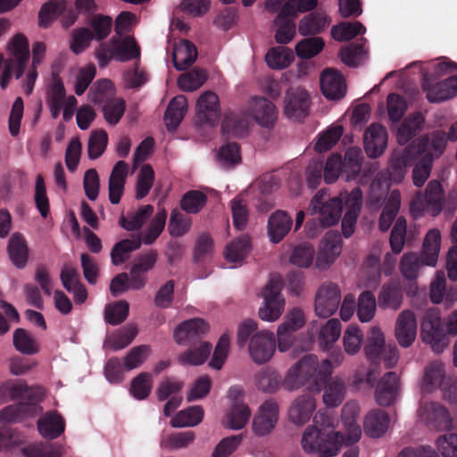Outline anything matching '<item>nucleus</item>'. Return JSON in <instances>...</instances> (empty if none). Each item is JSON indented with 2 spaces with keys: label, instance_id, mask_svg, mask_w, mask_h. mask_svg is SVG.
<instances>
[{
  "label": "nucleus",
  "instance_id": "nucleus-48",
  "mask_svg": "<svg viewBox=\"0 0 457 457\" xmlns=\"http://www.w3.org/2000/svg\"><path fill=\"white\" fill-rule=\"evenodd\" d=\"M154 207L150 204L139 207L137 210L122 216L120 220V226L126 230H137L152 217Z\"/></svg>",
  "mask_w": 457,
  "mask_h": 457
},
{
  "label": "nucleus",
  "instance_id": "nucleus-39",
  "mask_svg": "<svg viewBox=\"0 0 457 457\" xmlns=\"http://www.w3.org/2000/svg\"><path fill=\"white\" fill-rule=\"evenodd\" d=\"M7 250L12 264L22 269L26 266L29 257V249L25 237L18 232L13 233L8 241Z\"/></svg>",
  "mask_w": 457,
  "mask_h": 457
},
{
  "label": "nucleus",
  "instance_id": "nucleus-51",
  "mask_svg": "<svg viewBox=\"0 0 457 457\" xmlns=\"http://www.w3.org/2000/svg\"><path fill=\"white\" fill-rule=\"evenodd\" d=\"M295 60L291 49L284 46L270 48L265 56L267 65L273 70H283L287 68Z\"/></svg>",
  "mask_w": 457,
  "mask_h": 457
},
{
  "label": "nucleus",
  "instance_id": "nucleus-1",
  "mask_svg": "<svg viewBox=\"0 0 457 457\" xmlns=\"http://www.w3.org/2000/svg\"><path fill=\"white\" fill-rule=\"evenodd\" d=\"M445 147L444 133L432 132L413 141L402 152L395 151L388 167L389 179L400 183L406 174L407 168L414 164L413 184L418 187H422L430 175L434 160L441 156Z\"/></svg>",
  "mask_w": 457,
  "mask_h": 457
},
{
  "label": "nucleus",
  "instance_id": "nucleus-44",
  "mask_svg": "<svg viewBox=\"0 0 457 457\" xmlns=\"http://www.w3.org/2000/svg\"><path fill=\"white\" fill-rule=\"evenodd\" d=\"M380 251L371 253L366 260L362 270L361 287L375 288L379 283L380 273L378 269Z\"/></svg>",
  "mask_w": 457,
  "mask_h": 457
},
{
  "label": "nucleus",
  "instance_id": "nucleus-38",
  "mask_svg": "<svg viewBox=\"0 0 457 457\" xmlns=\"http://www.w3.org/2000/svg\"><path fill=\"white\" fill-rule=\"evenodd\" d=\"M273 27L275 31L274 37L278 44L287 45L295 36L296 29L294 17L283 13L281 10L273 21Z\"/></svg>",
  "mask_w": 457,
  "mask_h": 457
},
{
  "label": "nucleus",
  "instance_id": "nucleus-17",
  "mask_svg": "<svg viewBox=\"0 0 457 457\" xmlns=\"http://www.w3.org/2000/svg\"><path fill=\"white\" fill-rule=\"evenodd\" d=\"M417 415L420 422L432 428L448 429L453 426L448 411L437 403L421 402Z\"/></svg>",
  "mask_w": 457,
  "mask_h": 457
},
{
  "label": "nucleus",
  "instance_id": "nucleus-9",
  "mask_svg": "<svg viewBox=\"0 0 457 457\" xmlns=\"http://www.w3.org/2000/svg\"><path fill=\"white\" fill-rule=\"evenodd\" d=\"M96 58L101 66H105L111 60L127 62L137 58L140 50L131 37H113L108 43L101 44L96 51Z\"/></svg>",
  "mask_w": 457,
  "mask_h": 457
},
{
  "label": "nucleus",
  "instance_id": "nucleus-52",
  "mask_svg": "<svg viewBox=\"0 0 457 457\" xmlns=\"http://www.w3.org/2000/svg\"><path fill=\"white\" fill-rule=\"evenodd\" d=\"M315 250L308 243L293 245L288 256V262L298 268H309L313 263Z\"/></svg>",
  "mask_w": 457,
  "mask_h": 457
},
{
  "label": "nucleus",
  "instance_id": "nucleus-57",
  "mask_svg": "<svg viewBox=\"0 0 457 457\" xmlns=\"http://www.w3.org/2000/svg\"><path fill=\"white\" fill-rule=\"evenodd\" d=\"M141 240L137 237L123 239L117 243L111 253L112 262L114 265H120L130 256V253L141 246Z\"/></svg>",
  "mask_w": 457,
  "mask_h": 457
},
{
  "label": "nucleus",
  "instance_id": "nucleus-28",
  "mask_svg": "<svg viewBox=\"0 0 457 457\" xmlns=\"http://www.w3.org/2000/svg\"><path fill=\"white\" fill-rule=\"evenodd\" d=\"M449 376H446L445 365L441 361L428 364L425 370L420 382V390L423 393H433L443 388Z\"/></svg>",
  "mask_w": 457,
  "mask_h": 457
},
{
  "label": "nucleus",
  "instance_id": "nucleus-6",
  "mask_svg": "<svg viewBox=\"0 0 457 457\" xmlns=\"http://www.w3.org/2000/svg\"><path fill=\"white\" fill-rule=\"evenodd\" d=\"M9 57L4 61V67L0 76V86L5 89L12 76L20 79L28 64L29 45L28 37L22 33L12 36L6 46Z\"/></svg>",
  "mask_w": 457,
  "mask_h": 457
},
{
  "label": "nucleus",
  "instance_id": "nucleus-15",
  "mask_svg": "<svg viewBox=\"0 0 457 457\" xmlns=\"http://www.w3.org/2000/svg\"><path fill=\"white\" fill-rule=\"evenodd\" d=\"M310 96L302 87L290 88L283 101L285 116L293 121H299L309 114Z\"/></svg>",
  "mask_w": 457,
  "mask_h": 457
},
{
  "label": "nucleus",
  "instance_id": "nucleus-13",
  "mask_svg": "<svg viewBox=\"0 0 457 457\" xmlns=\"http://www.w3.org/2000/svg\"><path fill=\"white\" fill-rule=\"evenodd\" d=\"M306 317L300 308H293L285 316L277 328L278 347L280 352H287L292 346L295 337L293 333L304 326Z\"/></svg>",
  "mask_w": 457,
  "mask_h": 457
},
{
  "label": "nucleus",
  "instance_id": "nucleus-5",
  "mask_svg": "<svg viewBox=\"0 0 457 457\" xmlns=\"http://www.w3.org/2000/svg\"><path fill=\"white\" fill-rule=\"evenodd\" d=\"M457 335V310L452 312L441 323L440 312L436 309L428 310L421 323L422 341L430 345L435 353H441L449 345L447 336Z\"/></svg>",
  "mask_w": 457,
  "mask_h": 457
},
{
  "label": "nucleus",
  "instance_id": "nucleus-32",
  "mask_svg": "<svg viewBox=\"0 0 457 457\" xmlns=\"http://www.w3.org/2000/svg\"><path fill=\"white\" fill-rule=\"evenodd\" d=\"M441 233L437 228H431L427 233L421 248L420 257L424 265L435 267L438 261L441 247Z\"/></svg>",
  "mask_w": 457,
  "mask_h": 457
},
{
  "label": "nucleus",
  "instance_id": "nucleus-37",
  "mask_svg": "<svg viewBox=\"0 0 457 457\" xmlns=\"http://www.w3.org/2000/svg\"><path fill=\"white\" fill-rule=\"evenodd\" d=\"M251 251V244L247 237H241L228 243L224 250L226 261L231 268L241 266Z\"/></svg>",
  "mask_w": 457,
  "mask_h": 457
},
{
  "label": "nucleus",
  "instance_id": "nucleus-43",
  "mask_svg": "<svg viewBox=\"0 0 457 457\" xmlns=\"http://www.w3.org/2000/svg\"><path fill=\"white\" fill-rule=\"evenodd\" d=\"M96 76V67L87 64L83 67H76L70 71L69 81L71 83L75 93L81 96L85 93L89 84Z\"/></svg>",
  "mask_w": 457,
  "mask_h": 457
},
{
  "label": "nucleus",
  "instance_id": "nucleus-19",
  "mask_svg": "<svg viewBox=\"0 0 457 457\" xmlns=\"http://www.w3.org/2000/svg\"><path fill=\"white\" fill-rule=\"evenodd\" d=\"M360 407L355 402L346 403L342 410V422L344 432H340V438L345 445H352L359 441L361 436V428L357 423Z\"/></svg>",
  "mask_w": 457,
  "mask_h": 457
},
{
  "label": "nucleus",
  "instance_id": "nucleus-47",
  "mask_svg": "<svg viewBox=\"0 0 457 457\" xmlns=\"http://www.w3.org/2000/svg\"><path fill=\"white\" fill-rule=\"evenodd\" d=\"M386 345L385 335L381 328L377 326L371 327L364 346L366 357L371 361H377Z\"/></svg>",
  "mask_w": 457,
  "mask_h": 457
},
{
  "label": "nucleus",
  "instance_id": "nucleus-18",
  "mask_svg": "<svg viewBox=\"0 0 457 457\" xmlns=\"http://www.w3.org/2000/svg\"><path fill=\"white\" fill-rule=\"evenodd\" d=\"M443 191L438 181L432 180L428 183L425 195H417L411 203V211L420 213L427 210L433 216L437 215L442 210Z\"/></svg>",
  "mask_w": 457,
  "mask_h": 457
},
{
  "label": "nucleus",
  "instance_id": "nucleus-46",
  "mask_svg": "<svg viewBox=\"0 0 457 457\" xmlns=\"http://www.w3.org/2000/svg\"><path fill=\"white\" fill-rule=\"evenodd\" d=\"M212 346L208 342H200L196 346L179 355L178 361L182 365L198 366L210 356Z\"/></svg>",
  "mask_w": 457,
  "mask_h": 457
},
{
  "label": "nucleus",
  "instance_id": "nucleus-59",
  "mask_svg": "<svg viewBox=\"0 0 457 457\" xmlns=\"http://www.w3.org/2000/svg\"><path fill=\"white\" fill-rule=\"evenodd\" d=\"M21 453L24 457H63L65 450L61 445L30 444L23 447Z\"/></svg>",
  "mask_w": 457,
  "mask_h": 457
},
{
  "label": "nucleus",
  "instance_id": "nucleus-61",
  "mask_svg": "<svg viewBox=\"0 0 457 457\" xmlns=\"http://www.w3.org/2000/svg\"><path fill=\"white\" fill-rule=\"evenodd\" d=\"M66 5L65 0H51L45 4L39 12V25L48 27L66 10Z\"/></svg>",
  "mask_w": 457,
  "mask_h": 457
},
{
  "label": "nucleus",
  "instance_id": "nucleus-60",
  "mask_svg": "<svg viewBox=\"0 0 457 457\" xmlns=\"http://www.w3.org/2000/svg\"><path fill=\"white\" fill-rule=\"evenodd\" d=\"M207 79L206 72L201 69H193L178 78L179 87L185 92H193L201 87Z\"/></svg>",
  "mask_w": 457,
  "mask_h": 457
},
{
  "label": "nucleus",
  "instance_id": "nucleus-49",
  "mask_svg": "<svg viewBox=\"0 0 457 457\" xmlns=\"http://www.w3.org/2000/svg\"><path fill=\"white\" fill-rule=\"evenodd\" d=\"M167 220V212L160 210L149 221L146 228L137 237L141 240V244H153L161 233L163 231Z\"/></svg>",
  "mask_w": 457,
  "mask_h": 457
},
{
  "label": "nucleus",
  "instance_id": "nucleus-4",
  "mask_svg": "<svg viewBox=\"0 0 457 457\" xmlns=\"http://www.w3.org/2000/svg\"><path fill=\"white\" fill-rule=\"evenodd\" d=\"M237 344L247 346L251 360L257 364L269 361L276 351L274 333L269 329H261L256 320L246 318L237 327Z\"/></svg>",
  "mask_w": 457,
  "mask_h": 457
},
{
  "label": "nucleus",
  "instance_id": "nucleus-55",
  "mask_svg": "<svg viewBox=\"0 0 457 457\" xmlns=\"http://www.w3.org/2000/svg\"><path fill=\"white\" fill-rule=\"evenodd\" d=\"M403 294L400 285L393 282L385 285L378 295V304L382 308L397 310L402 305Z\"/></svg>",
  "mask_w": 457,
  "mask_h": 457
},
{
  "label": "nucleus",
  "instance_id": "nucleus-10",
  "mask_svg": "<svg viewBox=\"0 0 457 457\" xmlns=\"http://www.w3.org/2000/svg\"><path fill=\"white\" fill-rule=\"evenodd\" d=\"M343 204L345 201H341V194L338 197L329 198L326 191L320 190L312 199L308 212L311 215H318L323 226H332L339 220Z\"/></svg>",
  "mask_w": 457,
  "mask_h": 457
},
{
  "label": "nucleus",
  "instance_id": "nucleus-27",
  "mask_svg": "<svg viewBox=\"0 0 457 457\" xmlns=\"http://www.w3.org/2000/svg\"><path fill=\"white\" fill-rule=\"evenodd\" d=\"M195 111L200 122H215L220 112L218 96L212 91L204 92L197 99Z\"/></svg>",
  "mask_w": 457,
  "mask_h": 457
},
{
  "label": "nucleus",
  "instance_id": "nucleus-7",
  "mask_svg": "<svg viewBox=\"0 0 457 457\" xmlns=\"http://www.w3.org/2000/svg\"><path fill=\"white\" fill-rule=\"evenodd\" d=\"M228 406L225 411L221 424L230 430L244 428L252 417V411L245 402V392L239 386H231L227 395Z\"/></svg>",
  "mask_w": 457,
  "mask_h": 457
},
{
  "label": "nucleus",
  "instance_id": "nucleus-64",
  "mask_svg": "<svg viewBox=\"0 0 457 457\" xmlns=\"http://www.w3.org/2000/svg\"><path fill=\"white\" fill-rule=\"evenodd\" d=\"M375 296L369 290L363 291L359 298L357 304V317L361 322L370 321L376 313Z\"/></svg>",
  "mask_w": 457,
  "mask_h": 457
},
{
  "label": "nucleus",
  "instance_id": "nucleus-22",
  "mask_svg": "<svg viewBox=\"0 0 457 457\" xmlns=\"http://www.w3.org/2000/svg\"><path fill=\"white\" fill-rule=\"evenodd\" d=\"M417 336V320L413 312L403 311L397 317L395 337L398 344L404 348L411 346Z\"/></svg>",
  "mask_w": 457,
  "mask_h": 457
},
{
  "label": "nucleus",
  "instance_id": "nucleus-53",
  "mask_svg": "<svg viewBox=\"0 0 457 457\" xmlns=\"http://www.w3.org/2000/svg\"><path fill=\"white\" fill-rule=\"evenodd\" d=\"M204 413L201 406L188 407L172 417L170 426L173 428L195 427L203 420Z\"/></svg>",
  "mask_w": 457,
  "mask_h": 457
},
{
  "label": "nucleus",
  "instance_id": "nucleus-50",
  "mask_svg": "<svg viewBox=\"0 0 457 457\" xmlns=\"http://www.w3.org/2000/svg\"><path fill=\"white\" fill-rule=\"evenodd\" d=\"M362 161L361 150L359 147L349 148L342 159V175L346 181L354 179L361 170Z\"/></svg>",
  "mask_w": 457,
  "mask_h": 457
},
{
  "label": "nucleus",
  "instance_id": "nucleus-40",
  "mask_svg": "<svg viewBox=\"0 0 457 457\" xmlns=\"http://www.w3.org/2000/svg\"><path fill=\"white\" fill-rule=\"evenodd\" d=\"M46 53V45L44 42L37 41L32 46V63L23 81V90L27 95H30L34 89V85L37 78V67L39 65Z\"/></svg>",
  "mask_w": 457,
  "mask_h": 457
},
{
  "label": "nucleus",
  "instance_id": "nucleus-36",
  "mask_svg": "<svg viewBox=\"0 0 457 457\" xmlns=\"http://www.w3.org/2000/svg\"><path fill=\"white\" fill-rule=\"evenodd\" d=\"M37 428L43 437L54 439L63 433L65 421L56 411H49L37 420Z\"/></svg>",
  "mask_w": 457,
  "mask_h": 457
},
{
  "label": "nucleus",
  "instance_id": "nucleus-35",
  "mask_svg": "<svg viewBox=\"0 0 457 457\" xmlns=\"http://www.w3.org/2000/svg\"><path fill=\"white\" fill-rule=\"evenodd\" d=\"M197 57V50L191 42L181 39L174 45L172 61L174 67L179 71L187 70Z\"/></svg>",
  "mask_w": 457,
  "mask_h": 457
},
{
  "label": "nucleus",
  "instance_id": "nucleus-24",
  "mask_svg": "<svg viewBox=\"0 0 457 457\" xmlns=\"http://www.w3.org/2000/svg\"><path fill=\"white\" fill-rule=\"evenodd\" d=\"M315 410V398L310 394H304L292 403L288 411V419L295 425L303 426L310 420Z\"/></svg>",
  "mask_w": 457,
  "mask_h": 457
},
{
  "label": "nucleus",
  "instance_id": "nucleus-54",
  "mask_svg": "<svg viewBox=\"0 0 457 457\" xmlns=\"http://www.w3.org/2000/svg\"><path fill=\"white\" fill-rule=\"evenodd\" d=\"M424 117L420 113L410 115L397 130L396 137L400 145L408 143L423 127Z\"/></svg>",
  "mask_w": 457,
  "mask_h": 457
},
{
  "label": "nucleus",
  "instance_id": "nucleus-45",
  "mask_svg": "<svg viewBox=\"0 0 457 457\" xmlns=\"http://www.w3.org/2000/svg\"><path fill=\"white\" fill-rule=\"evenodd\" d=\"M115 93V87L109 79H100L90 87L88 99L102 107L116 97Z\"/></svg>",
  "mask_w": 457,
  "mask_h": 457
},
{
  "label": "nucleus",
  "instance_id": "nucleus-21",
  "mask_svg": "<svg viewBox=\"0 0 457 457\" xmlns=\"http://www.w3.org/2000/svg\"><path fill=\"white\" fill-rule=\"evenodd\" d=\"M362 194L359 188H354L351 193H341V201H345V214L342 220V230L345 237L353 235L354 226L361 207Z\"/></svg>",
  "mask_w": 457,
  "mask_h": 457
},
{
  "label": "nucleus",
  "instance_id": "nucleus-12",
  "mask_svg": "<svg viewBox=\"0 0 457 457\" xmlns=\"http://www.w3.org/2000/svg\"><path fill=\"white\" fill-rule=\"evenodd\" d=\"M278 403L273 401H265L259 406L253 417L252 433L257 437L270 436L278 424Z\"/></svg>",
  "mask_w": 457,
  "mask_h": 457
},
{
  "label": "nucleus",
  "instance_id": "nucleus-8",
  "mask_svg": "<svg viewBox=\"0 0 457 457\" xmlns=\"http://www.w3.org/2000/svg\"><path fill=\"white\" fill-rule=\"evenodd\" d=\"M262 302L258 309V317L265 322H275L279 320L286 307V300L281 293V283L278 278H271L262 288Z\"/></svg>",
  "mask_w": 457,
  "mask_h": 457
},
{
  "label": "nucleus",
  "instance_id": "nucleus-58",
  "mask_svg": "<svg viewBox=\"0 0 457 457\" xmlns=\"http://www.w3.org/2000/svg\"><path fill=\"white\" fill-rule=\"evenodd\" d=\"M401 204V196L398 191H393L386 201L379 219V228L386 231L395 220Z\"/></svg>",
  "mask_w": 457,
  "mask_h": 457
},
{
  "label": "nucleus",
  "instance_id": "nucleus-42",
  "mask_svg": "<svg viewBox=\"0 0 457 457\" xmlns=\"http://www.w3.org/2000/svg\"><path fill=\"white\" fill-rule=\"evenodd\" d=\"M187 111V99L183 95L175 96L169 104L164 121L168 129H176Z\"/></svg>",
  "mask_w": 457,
  "mask_h": 457
},
{
  "label": "nucleus",
  "instance_id": "nucleus-34",
  "mask_svg": "<svg viewBox=\"0 0 457 457\" xmlns=\"http://www.w3.org/2000/svg\"><path fill=\"white\" fill-rule=\"evenodd\" d=\"M346 395V385L343 378L335 377L328 379L322 389V401L328 408L342 403Z\"/></svg>",
  "mask_w": 457,
  "mask_h": 457
},
{
  "label": "nucleus",
  "instance_id": "nucleus-11",
  "mask_svg": "<svg viewBox=\"0 0 457 457\" xmlns=\"http://www.w3.org/2000/svg\"><path fill=\"white\" fill-rule=\"evenodd\" d=\"M341 323L337 319H330L321 327H318L316 321L310 323L307 329L308 339L304 343L303 350L312 348L315 342V334L318 332L317 343L323 350H328L335 344L341 335Z\"/></svg>",
  "mask_w": 457,
  "mask_h": 457
},
{
  "label": "nucleus",
  "instance_id": "nucleus-41",
  "mask_svg": "<svg viewBox=\"0 0 457 457\" xmlns=\"http://www.w3.org/2000/svg\"><path fill=\"white\" fill-rule=\"evenodd\" d=\"M137 332L136 325L129 324L109 335L104 340V346L112 351H120L132 343Z\"/></svg>",
  "mask_w": 457,
  "mask_h": 457
},
{
  "label": "nucleus",
  "instance_id": "nucleus-56",
  "mask_svg": "<svg viewBox=\"0 0 457 457\" xmlns=\"http://www.w3.org/2000/svg\"><path fill=\"white\" fill-rule=\"evenodd\" d=\"M329 24L326 15L311 13L303 17L299 22V33L303 36L315 35L325 29Z\"/></svg>",
  "mask_w": 457,
  "mask_h": 457
},
{
  "label": "nucleus",
  "instance_id": "nucleus-29",
  "mask_svg": "<svg viewBox=\"0 0 457 457\" xmlns=\"http://www.w3.org/2000/svg\"><path fill=\"white\" fill-rule=\"evenodd\" d=\"M129 170V164L123 161H119L112 168L108 183L109 200L112 204H117L120 201Z\"/></svg>",
  "mask_w": 457,
  "mask_h": 457
},
{
  "label": "nucleus",
  "instance_id": "nucleus-33",
  "mask_svg": "<svg viewBox=\"0 0 457 457\" xmlns=\"http://www.w3.org/2000/svg\"><path fill=\"white\" fill-rule=\"evenodd\" d=\"M390 420L382 410L374 409L367 413L363 421L365 434L372 438L382 436L389 428Z\"/></svg>",
  "mask_w": 457,
  "mask_h": 457
},
{
  "label": "nucleus",
  "instance_id": "nucleus-23",
  "mask_svg": "<svg viewBox=\"0 0 457 457\" xmlns=\"http://www.w3.org/2000/svg\"><path fill=\"white\" fill-rule=\"evenodd\" d=\"M424 87L429 102L437 103L457 96V75L434 82L425 79Z\"/></svg>",
  "mask_w": 457,
  "mask_h": 457
},
{
  "label": "nucleus",
  "instance_id": "nucleus-3",
  "mask_svg": "<svg viewBox=\"0 0 457 457\" xmlns=\"http://www.w3.org/2000/svg\"><path fill=\"white\" fill-rule=\"evenodd\" d=\"M343 445L333 420L321 412L314 416L313 424L305 428L301 439L304 453L320 456H336Z\"/></svg>",
  "mask_w": 457,
  "mask_h": 457
},
{
  "label": "nucleus",
  "instance_id": "nucleus-63",
  "mask_svg": "<svg viewBox=\"0 0 457 457\" xmlns=\"http://www.w3.org/2000/svg\"><path fill=\"white\" fill-rule=\"evenodd\" d=\"M363 342V334L357 325H350L343 335V345L345 352L349 355L359 353Z\"/></svg>",
  "mask_w": 457,
  "mask_h": 457
},
{
  "label": "nucleus",
  "instance_id": "nucleus-31",
  "mask_svg": "<svg viewBox=\"0 0 457 457\" xmlns=\"http://www.w3.org/2000/svg\"><path fill=\"white\" fill-rule=\"evenodd\" d=\"M293 220L283 211H277L268 220L267 233L269 239L273 244L279 243L290 231Z\"/></svg>",
  "mask_w": 457,
  "mask_h": 457
},
{
  "label": "nucleus",
  "instance_id": "nucleus-62",
  "mask_svg": "<svg viewBox=\"0 0 457 457\" xmlns=\"http://www.w3.org/2000/svg\"><path fill=\"white\" fill-rule=\"evenodd\" d=\"M365 32L366 28L359 21L342 22L331 29L332 37L337 41H348Z\"/></svg>",
  "mask_w": 457,
  "mask_h": 457
},
{
  "label": "nucleus",
  "instance_id": "nucleus-2",
  "mask_svg": "<svg viewBox=\"0 0 457 457\" xmlns=\"http://www.w3.org/2000/svg\"><path fill=\"white\" fill-rule=\"evenodd\" d=\"M278 119L276 105L265 97L253 96L245 110L228 112L222 121L221 130L228 137L244 136L252 120L265 128L272 127Z\"/></svg>",
  "mask_w": 457,
  "mask_h": 457
},
{
  "label": "nucleus",
  "instance_id": "nucleus-30",
  "mask_svg": "<svg viewBox=\"0 0 457 457\" xmlns=\"http://www.w3.org/2000/svg\"><path fill=\"white\" fill-rule=\"evenodd\" d=\"M208 323L200 318L190 319L181 322L174 330L173 337L179 345H184L188 340L203 336L209 331Z\"/></svg>",
  "mask_w": 457,
  "mask_h": 457
},
{
  "label": "nucleus",
  "instance_id": "nucleus-25",
  "mask_svg": "<svg viewBox=\"0 0 457 457\" xmlns=\"http://www.w3.org/2000/svg\"><path fill=\"white\" fill-rule=\"evenodd\" d=\"M364 148L371 158L381 155L387 145V133L380 124H371L364 133Z\"/></svg>",
  "mask_w": 457,
  "mask_h": 457
},
{
  "label": "nucleus",
  "instance_id": "nucleus-14",
  "mask_svg": "<svg viewBox=\"0 0 457 457\" xmlns=\"http://www.w3.org/2000/svg\"><path fill=\"white\" fill-rule=\"evenodd\" d=\"M341 300V291L338 285L332 282L322 284L317 290L314 311L318 317L328 318L338 309Z\"/></svg>",
  "mask_w": 457,
  "mask_h": 457
},
{
  "label": "nucleus",
  "instance_id": "nucleus-20",
  "mask_svg": "<svg viewBox=\"0 0 457 457\" xmlns=\"http://www.w3.org/2000/svg\"><path fill=\"white\" fill-rule=\"evenodd\" d=\"M320 83L323 96L328 100H340L345 96V78L334 68H327L320 73Z\"/></svg>",
  "mask_w": 457,
  "mask_h": 457
},
{
  "label": "nucleus",
  "instance_id": "nucleus-16",
  "mask_svg": "<svg viewBox=\"0 0 457 457\" xmlns=\"http://www.w3.org/2000/svg\"><path fill=\"white\" fill-rule=\"evenodd\" d=\"M342 253V238L338 233L328 231L321 239L316 257V267L327 270Z\"/></svg>",
  "mask_w": 457,
  "mask_h": 457
},
{
  "label": "nucleus",
  "instance_id": "nucleus-26",
  "mask_svg": "<svg viewBox=\"0 0 457 457\" xmlns=\"http://www.w3.org/2000/svg\"><path fill=\"white\" fill-rule=\"evenodd\" d=\"M399 378L395 372H387L379 380L376 391V402L382 406L392 404L399 395Z\"/></svg>",
  "mask_w": 457,
  "mask_h": 457
}]
</instances>
